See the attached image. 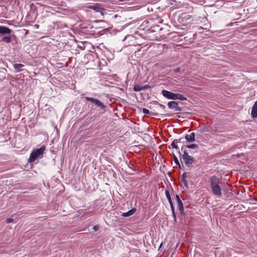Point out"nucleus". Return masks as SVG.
<instances>
[{
	"instance_id": "nucleus-27",
	"label": "nucleus",
	"mask_w": 257,
	"mask_h": 257,
	"mask_svg": "<svg viewBox=\"0 0 257 257\" xmlns=\"http://www.w3.org/2000/svg\"><path fill=\"white\" fill-rule=\"evenodd\" d=\"M98 228H99V226H98V225H95V226H94L93 227V230H94V231H97V230H98Z\"/></svg>"
},
{
	"instance_id": "nucleus-1",
	"label": "nucleus",
	"mask_w": 257,
	"mask_h": 257,
	"mask_svg": "<svg viewBox=\"0 0 257 257\" xmlns=\"http://www.w3.org/2000/svg\"><path fill=\"white\" fill-rule=\"evenodd\" d=\"M211 191L213 194L220 198L222 196L221 188L219 186V180L215 176H212L210 179Z\"/></svg>"
},
{
	"instance_id": "nucleus-10",
	"label": "nucleus",
	"mask_w": 257,
	"mask_h": 257,
	"mask_svg": "<svg viewBox=\"0 0 257 257\" xmlns=\"http://www.w3.org/2000/svg\"><path fill=\"white\" fill-rule=\"evenodd\" d=\"M251 115L254 118L257 117V100L255 102L252 106Z\"/></svg>"
},
{
	"instance_id": "nucleus-29",
	"label": "nucleus",
	"mask_w": 257,
	"mask_h": 257,
	"mask_svg": "<svg viewBox=\"0 0 257 257\" xmlns=\"http://www.w3.org/2000/svg\"><path fill=\"white\" fill-rule=\"evenodd\" d=\"M180 71V68H177L176 69H175L174 70V71L176 72V73H178Z\"/></svg>"
},
{
	"instance_id": "nucleus-25",
	"label": "nucleus",
	"mask_w": 257,
	"mask_h": 257,
	"mask_svg": "<svg viewBox=\"0 0 257 257\" xmlns=\"http://www.w3.org/2000/svg\"><path fill=\"white\" fill-rule=\"evenodd\" d=\"M150 87V86H149L148 85H145L142 86V89L145 90V89L149 88Z\"/></svg>"
},
{
	"instance_id": "nucleus-28",
	"label": "nucleus",
	"mask_w": 257,
	"mask_h": 257,
	"mask_svg": "<svg viewBox=\"0 0 257 257\" xmlns=\"http://www.w3.org/2000/svg\"><path fill=\"white\" fill-rule=\"evenodd\" d=\"M172 214H173V218H174V221L176 222V220H177V217H176L175 213V212L172 213Z\"/></svg>"
},
{
	"instance_id": "nucleus-14",
	"label": "nucleus",
	"mask_w": 257,
	"mask_h": 257,
	"mask_svg": "<svg viewBox=\"0 0 257 257\" xmlns=\"http://www.w3.org/2000/svg\"><path fill=\"white\" fill-rule=\"evenodd\" d=\"M165 195H166V197L167 198V199L168 200V201H169V203L172 202V200L171 199V196L170 195L169 191L167 189H166L165 190Z\"/></svg>"
},
{
	"instance_id": "nucleus-11",
	"label": "nucleus",
	"mask_w": 257,
	"mask_h": 257,
	"mask_svg": "<svg viewBox=\"0 0 257 257\" xmlns=\"http://www.w3.org/2000/svg\"><path fill=\"white\" fill-rule=\"evenodd\" d=\"M185 139L189 143L193 142L195 141V133H192L190 135H186Z\"/></svg>"
},
{
	"instance_id": "nucleus-19",
	"label": "nucleus",
	"mask_w": 257,
	"mask_h": 257,
	"mask_svg": "<svg viewBox=\"0 0 257 257\" xmlns=\"http://www.w3.org/2000/svg\"><path fill=\"white\" fill-rule=\"evenodd\" d=\"M173 158H174V162L175 163V164L177 166H179V168H180V165L179 163V161L177 157L174 154H173Z\"/></svg>"
},
{
	"instance_id": "nucleus-26",
	"label": "nucleus",
	"mask_w": 257,
	"mask_h": 257,
	"mask_svg": "<svg viewBox=\"0 0 257 257\" xmlns=\"http://www.w3.org/2000/svg\"><path fill=\"white\" fill-rule=\"evenodd\" d=\"M182 140H183V139H176V140H174L175 141H177V144H179V143H183V142L182 141Z\"/></svg>"
},
{
	"instance_id": "nucleus-33",
	"label": "nucleus",
	"mask_w": 257,
	"mask_h": 257,
	"mask_svg": "<svg viewBox=\"0 0 257 257\" xmlns=\"http://www.w3.org/2000/svg\"><path fill=\"white\" fill-rule=\"evenodd\" d=\"M257 201V199H254Z\"/></svg>"
},
{
	"instance_id": "nucleus-12",
	"label": "nucleus",
	"mask_w": 257,
	"mask_h": 257,
	"mask_svg": "<svg viewBox=\"0 0 257 257\" xmlns=\"http://www.w3.org/2000/svg\"><path fill=\"white\" fill-rule=\"evenodd\" d=\"M136 211V208H132L126 212L123 213L122 216L123 217H128L132 215Z\"/></svg>"
},
{
	"instance_id": "nucleus-16",
	"label": "nucleus",
	"mask_w": 257,
	"mask_h": 257,
	"mask_svg": "<svg viewBox=\"0 0 257 257\" xmlns=\"http://www.w3.org/2000/svg\"><path fill=\"white\" fill-rule=\"evenodd\" d=\"M177 141L174 140L172 143H171V147L172 148H174L176 150H179V148L177 146Z\"/></svg>"
},
{
	"instance_id": "nucleus-24",
	"label": "nucleus",
	"mask_w": 257,
	"mask_h": 257,
	"mask_svg": "<svg viewBox=\"0 0 257 257\" xmlns=\"http://www.w3.org/2000/svg\"><path fill=\"white\" fill-rule=\"evenodd\" d=\"M14 221V219L12 218H8L6 220V222L7 223H10L11 222H12Z\"/></svg>"
},
{
	"instance_id": "nucleus-5",
	"label": "nucleus",
	"mask_w": 257,
	"mask_h": 257,
	"mask_svg": "<svg viewBox=\"0 0 257 257\" xmlns=\"http://www.w3.org/2000/svg\"><path fill=\"white\" fill-rule=\"evenodd\" d=\"M85 99L87 101H90L91 103L95 104L96 106L102 109L105 108L106 107L105 105H104V104L98 99L89 97H85Z\"/></svg>"
},
{
	"instance_id": "nucleus-9",
	"label": "nucleus",
	"mask_w": 257,
	"mask_h": 257,
	"mask_svg": "<svg viewBox=\"0 0 257 257\" xmlns=\"http://www.w3.org/2000/svg\"><path fill=\"white\" fill-rule=\"evenodd\" d=\"M176 198L178 203L179 210L181 213H182L184 210L183 203L178 195H176Z\"/></svg>"
},
{
	"instance_id": "nucleus-31",
	"label": "nucleus",
	"mask_w": 257,
	"mask_h": 257,
	"mask_svg": "<svg viewBox=\"0 0 257 257\" xmlns=\"http://www.w3.org/2000/svg\"><path fill=\"white\" fill-rule=\"evenodd\" d=\"M185 146H183L181 148V150L183 151L184 150V148Z\"/></svg>"
},
{
	"instance_id": "nucleus-2",
	"label": "nucleus",
	"mask_w": 257,
	"mask_h": 257,
	"mask_svg": "<svg viewBox=\"0 0 257 257\" xmlns=\"http://www.w3.org/2000/svg\"><path fill=\"white\" fill-rule=\"evenodd\" d=\"M45 149L46 147L43 146L40 149L34 150L30 154L28 161L29 162H34L37 158H41Z\"/></svg>"
},
{
	"instance_id": "nucleus-15",
	"label": "nucleus",
	"mask_w": 257,
	"mask_h": 257,
	"mask_svg": "<svg viewBox=\"0 0 257 257\" xmlns=\"http://www.w3.org/2000/svg\"><path fill=\"white\" fill-rule=\"evenodd\" d=\"M12 40L10 36H5L2 38V41L5 42L7 43H10Z\"/></svg>"
},
{
	"instance_id": "nucleus-23",
	"label": "nucleus",
	"mask_w": 257,
	"mask_h": 257,
	"mask_svg": "<svg viewBox=\"0 0 257 257\" xmlns=\"http://www.w3.org/2000/svg\"><path fill=\"white\" fill-rule=\"evenodd\" d=\"M170 206H171V208L172 212V213L175 212V209H174V206H173V202L170 203Z\"/></svg>"
},
{
	"instance_id": "nucleus-8",
	"label": "nucleus",
	"mask_w": 257,
	"mask_h": 257,
	"mask_svg": "<svg viewBox=\"0 0 257 257\" xmlns=\"http://www.w3.org/2000/svg\"><path fill=\"white\" fill-rule=\"evenodd\" d=\"M12 32V30L10 28L5 26H0V34H9Z\"/></svg>"
},
{
	"instance_id": "nucleus-22",
	"label": "nucleus",
	"mask_w": 257,
	"mask_h": 257,
	"mask_svg": "<svg viewBox=\"0 0 257 257\" xmlns=\"http://www.w3.org/2000/svg\"><path fill=\"white\" fill-rule=\"evenodd\" d=\"M143 113L147 114H150V111L149 110L146 109V108H143Z\"/></svg>"
},
{
	"instance_id": "nucleus-20",
	"label": "nucleus",
	"mask_w": 257,
	"mask_h": 257,
	"mask_svg": "<svg viewBox=\"0 0 257 257\" xmlns=\"http://www.w3.org/2000/svg\"><path fill=\"white\" fill-rule=\"evenodd\" d=\"M134 39V36L132 35H127V36H126L124 39H123V41H125L127 39H129L130 40H133V39Z\"/></svg>"
},
{
	"instance_id": "nucleus-6",
	"label": "nucleus",
	"mask_w": 257,
	"mask_h": 257,
	"mask_svg": "<svg viewBox=\"0 0 257 257\" xmlns=\"http://www.w3.org/2000/svg\"><path fill=\"white\" fill-rule=\"evenodd\" d=\"M192 16L187 13H182L180 17V20L182 22H187L192 21Z\"/></svg>"
},
{
	"instance_id": "nucleus-13",
	"label": "nucleus",
	"mask_w": 257,
	"mask_h": 257,
	"mask_svg": "<svg viewBox=\"0 0 257 257\" xmlns=\"http://www.w3.org/2000/svg\"><path fill=\"white\" fill-rule=\"evenodd\" d=\"M24 66L21 64H15L14 65V68L16 70L17 72H18L21 70V68Z\"/></svg>"
},
{
	"instance_id": "nucleus-32",
	"label": "nucleus",
	"mask_w": 257,
	"mask_h": 257,
	"mask_svg": "<svg viewBox=\"0 0 257 257\" xmlns=\"http://www.w3.org/2000/svg\"><path fill=\"white\" fill-rule=\"evenodd\" d=\"M178 153L179 154V155L181 156V153L180 152V151H178Z\"/></svg>"
},
{
	"instance_id": "nucleus-21",
	"label": "nucleus",
	"mask_w": 257,
	"mask_h": 257,
	"mask_svg": "<svg viewBox=\"0 0 257 257\" xmlns=\"http://www.w3.org/2000/svg\"><path fill=\"white\" fill-rule=\"evenodd\" d=\"M198 145L195 144L187 146V147L189 149H195V148H198Z\"/></svg>"
},
{
	"instance_id": "nucleus-17",
	"label": "nucleus",
	"mask_w": 257,
	"mask_h": 257,
	"mask_svg": "<svg viewBox=\"0 0 257 257\" xmlns=\"http://www.w3.org/2000/svg\"><path fill=\"white\" fill-rule=\"evenodd\" d=\"M134 90L135 91H140L143 90L142 86L140 85H136L134 86Z\"/></svg>"
},
{
	"instance_id": "nucleus-30",
	"label": "nucleus",
	"mask_w": 257,
	"mask_h": 257,
	"mask_svg": "<svg viewBox=\"0 0 257 257\" xmlns=\"http://www.w3.org/2000/svg\"><path fill=\"white\" fill-rule=\"evenodd\" d=\"M160 106L161 107L163 108H165V106L163 105H162V104H160Z\"/></svg>"
},
{
	"instance_id": "nucleus-7",
	"label": "nucleus",
	"mask_w": 257,
	"mask_h": 257,
	"mask_svg": "<svg viewBox=\"0 0 257 257\" xmlns=\"http://www.w3.org/2000/svg\"><path fill=\"white\" fill-rule=\"evenodd\" d=\"M168 106L170 109H174L176 111H180L181 109L178 106V103L176 101H170L168 103Z\"/></svg>"
},
{
	"instance_id": "nucleus-4",
	"label": "nucleus",
	"mask_w": 257,
	"mask_h": 257,
	"mask_svg": "<svg viewBox=\"0 0 257 257\" xmlns=\"http://www.w3.org/2000/svg\"><path fill=\"white\" fill-rule=\"evenodd\" d=\"M181 157L186 167L189 168L193 167L195 162L194 159L192 156L189 155L186 150H184L183 154Z\"/></svg>"
},
{
	"instance_id": "nucleus-18",
	"label": "nucleus",
	"mask_w": 257,
	"mask_h": 257,
	"mask_svg": "<svg viewBox=\"0 0 257 257\" xmlns=\"http://www.w3.org/2000/svg\"><path fill=\"white\" fill-rule=\"evenodd\" d=\"M186 176L185 173H184L182 176V181L184 183V184L185 186H187V182L186 180Z\"/></svg>"
},
{
	"instance_id": "nucleus-3",
	"label": "nucleus",
	"mask_w": 257,
	"mask_h": 257,
	"mask_svg": "<svg viewBox=\"0 0 257 257\" xmlns=\"http://www.w3.org/2000/svg\"><path fill=\"white\" fill-rule=\"evenodd\" d=\"M162 93L164 97L170 99H179L181 100H186L187 99L186 97H184L183 95L181 94L174 93L171 91H169L166 90H163L162 91Z\"/></svg>"
}]
</instances>
